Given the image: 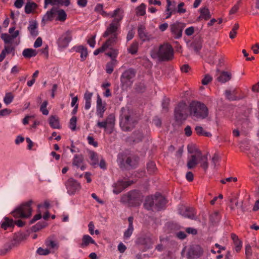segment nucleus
Wrapping results in <instances>:
<instances>
[{"instance_id": "37", "label": "nucleus", "mask_w": 259, "mask_h": 259, "mask_svg": "<svg viewBox=\"0 0 259 259\" xmlns=\"http://www.w3.org/2000/svg\"><path fill=\"white\" fill-rule=\"evenodd\" d=\"M231 74L228 72H223L218 77V80L222 83H225L231 79Z\"/></svg>"}, {"instance_id": "39", "label": "nucleus", "mask_w": 259, "mask_h": 259, "mask_svg": "<svg viewBox=\"0 0 259 259\" xmlns=\"http://www.w3.org/2000/svg\"><path fill=\"white\" fill-rule=\"evenodd\" d=\"M117 64V60H111L106 65V71L108 74H111L114 70V68Z\"/></svg>"}, {"instance_id": "43", "label": "nucleus", "mask_w": 259, "mask_h": 259, "mask_svg": "<svg viewBox=\"0 0 259 259\" xmlns=\"http://www.w3.org/2000/svg\"><path fill=\"white\" fill-rule=\"evenodd\" d=\"M146 12V6L144 4H142L137 7L136 13L137 15L143 16Z\"/></svg>"}, {"instance_id": "61", "label": "nucleus", "mask_w": 259, "mask_h": 259, "mask_svg": "<svg viewBox=\"0 0 259 259\" xmlns=\"http://www.w3.org/2000/svg\"><path fill=\"white\" fill-rule=\"evenodd\" d=\"M194 31V28L193 26L189 27L186 29L185 33L188 36H190L193 34Z\"/></svg>"}, {"instance_id": "58", "label": "nucleus", "mask_w": 259, "mask_h": 259, "mask_svg": "<svg viewBox=\"0 0 259 259\" xmlns=\"http://www.w3.org/2000/svg\"><path fill=\"white\" fill-rule=\"evenodd\" d=\"M220 160V157L219 155L217 154H215L211 159V163L213 165V168H215L216 166V164L219 162Z\"/></svg>"}, {"instance_id": "49", "label": "nucleus", "mask_w": 259, "mask_h": 259, "mask_svg": "<svg viewBox=\"0 0 259 259\" xmlns=\"http://www.w3.org/2000/svg\"><path fill=\"white\" fill-rule=\"evenodd\" d=\"M51 251L49 249L48 247L47 248H42V247H39L37 250V253L39 255H46L50 254Z\"/></svg>"}, {"instance_id": "12", "label": "nucleus", "mask_w": 259, "mask_h": 259, "mask_svg": "<svg viewBox=\"0 0 259 259\" xmlns=\"http://www.w3.org/2000/svg\"><path fill=\"white\" fill-rule=\"evenodd\" d=\"M72 36L69 31H67L62 33L57 40V44L59 49L67 48L69 42L71 41Z\"/></svg>"}, {"instance_id": "5", "label": "nucleus", "mask_w": 259, "mask_h": 259, "mask_svg": "<svg viewBox=\"0 0 259 259\" xmlns=\"http://www.w3.org/2000/svg\"><path fill=\"white\" fill-rule=\"evenodd\" d=\"M121 202L130 206H137L141 204L142 199L138 191H132L121 197Z\"/></svg>"}, {"instance_id": "33", "label": "nucleus", "mask_w": 259, "mask_h": 259, "mask_svg": "<svg viewBox=\"0 0 259 259\" xmlns=\"http://www.w3.org/2000/svg\"><path fill=\"white\" fill-rule=\"evenodd\" d=\"M14 222L12 219H10L8 218H5L1 222V228L4 230L7 229L9 227H12L14 226Z\"/></svg>"}, {"instance_id": "57", "label": "nucleus", "mask_w": 259, "mask_h": 259, "mask_svg": "<svg viewBox=\"0 0 259 259\" xmlns=\"http://www.w3.org/2000/svg\"><path fill=\"white\" fill-rule=\"evenodd\" d=\"M212 80V77L208 74L206 75L203 79L202 80V83L203 85L207 84L209 82Z\"/></svg>"}, {"instance_id": "8", "label": "nucleus", "mask_w": 259, "mask_h": 259, "mask_svg": "<svg viewBox=\"0 0 259 259\" xmlns=\"http://www.w3.org/2000/svg\"><path fill=\"white\" fill-rule=\"evenodd\" d=\"M120 115V126L124 131L131 130L134 126V122L131 117V114L128 110L122 108Z\"/></svg>"}, {"instance_id": "42", "label": "nucleus", "mask_w": 259, "mask_h": 259, "mask_svg": "<svg viewBox=\"0 0 259 259\" xmlns=\"http://www.w3.org/2000/svg\"><path fill=\"white\" fill-rule=\"evenodd\" d=\"M14 99V96L12 93L9 92L6 94L4 98V102L6 105L10 104Z\"/></svg>"}, {"instance_id": "40", "label": "nucleus", "mask_w": 259, "mask_h": 259, "mask_svg": "<svg viewBox=\"0 0 259 259\" xmlns=\"http://www.w3.org/2000/svg\"><path fill=\"white\" fill-rule=\"evenodd\" d=\"M108 127H109V133H111L112 131V128L114 125L115 123V117L114 115L110 114L109 115L105 120Z\"/></svg>"}, {"instance_id": "56", "label": "nucleus", "mask_w": 259, "mask_h": 259, "mask_svg": "<svg viewBox=\"0 0 259 259\" xmlns=\"http://www.w3.org/2000/svg\"><path fill=\"white\" fill-rule=\"evenodd\" d=\"M184 6V3L182 2L180 3L178 6V9L176 10V12L182 14L186 12V10L185 9L183 8V6Z\"/></svg>"}, {"instance_id": "41", "label": "nucleus", "mask_w": 259, "mask_h": 259, "mask_svg": "<svg viewBox=\"0 0 259 259\" xmlns=\"http://www.w3.org/2000/svg\"><path fill=\"white\" fill-rule=\"evenodd\" d=\"M195 130L197 134L199 136H204L208 137L211 136V134L210 133L205 132L203 130V128L200 126H196L195 127Z\"/></svg>"}, {"instance_id": "52", "label": "nucleus", "mask_w": 259, "mask_h": 259, "mask_svg": "<svg viewBox=\"0 0 259 259\" xmlns=\"http://www.w3.org/2000/svg\"><path fill=\"white\" fill-rule=\"evenodd\" d=\"M133 231L134 227L128 226V228L124 233V238L125 239H128L133 234Z\"/></svg>"}, {"instance_id": "55", "label": "nucleus", "mask_w": 259, "mask_h": 259, "mask_svg": "<svg viewBox=\"0 0 259 259\" xmlns=\"http://www.w3.org/2000/svg\"><path fill=\"white\" fill-rule=\"evenodd\" d=\"M201 15L205 20L208 19L210 17L209 12L207 8H204L201 10Z\"/></svg>"}, {"instance_id": "34", "label": "nucleus", "mask_w": 259, "mask_h": 259, "mask_svg": "<svg viewBox=\"0 0 259 259\" xmlns=\"http://www.w3.org/2000/svg\"><path fill=\"white\" fill-rule=\"evenodd\" d=\"M90 243L95 244V241L88 235H84L82 239L81 247L83 248L88 246Z\"/></svg>"}, {"instance_id": "32", "label": "nucleus", "mask_w": 259, "mask_h": 259, "mask_svg": "<svg viewBox=\"0 0 259 259\" xmlns=\"http://www.w3.org/2000/svg\"><path fill=\"white\" fill-rule=\"evenodd\" d=\"M49 122L50 126L53 128L60 129L61 128L59 120L57 116H51L49 118Z\"/></svg>"}, {"instance_id": "25", "label": "nucleus", "mask_w": 259, "mask_h": 259, "mask_svg": "<svg viewBox=\"0 0 259 259\" xmlns=\"http://www.w3.org/2000/svg\"><path fill=\"white\" fill-rule=\"evenodd\" d=\"M45 245L51 251V252L56 250L59 247L58 241L52 239L46 240Z\"/></svg>"}, {"instance_id": "27", "label": "nucleus", "mask_w": 259, "mask_h": 259, "mask_svg": "<svg viewBox=\"0 0 259 259\" xmlns=\"http://www.w3.org/2000/svg\"><path fill=\"white\" fill-rule=\"evenodd\" d=\"M198 157L196 155H191L188 157L187 166L188 169H192L197 164Z\"/></svg>"}, {"instance_id": "19", "label": "nucleus", "mask_w": 259, "mask_h": 259, "mask_svg": "<svg viewBox=\"0 0 259 259\" xmlns=\"http://www.w3.org/2000/svg\"><path fill=\"white\" fill-rule=\"evenodd\" d=\"M106 110L105 104H103L99 95H97V115L100 118L103 117V114Z\"/></svg>"}, {"instance_id": "15", "label": "nucleus", "mask_w": 259, "mask_h": 259, "mask_svg": "<svg viewBox=\"0 0 259 259\" xmlns=\"http://www.w3.org/2000/svg\"><path fill=\"white\" fill-rule=\"evenodd\" d=\"M124 155L122 153H119L118 154L117 161L121 168H122L125 166V164L127 166L130 167H134L135 165V162H133L131 157H127L125 160V163L124 162Z\"/></svg>"}, {"instance_id": "35", "label": "nucleus", "mask_w": 259, "mask_h": 259, "mask_svg": "<svg viewBox=\"0 0 259 259\" xmlns=\"http://www.w3.org/2000/svg\"><path fill=\"white\" fill-rule=\"evenodd\" d=\"M113 46H111L108 48L107 49L109 50V51L106 53V55L111 58V60H116V57L118 55V50L113 48Z\"/></svg>"}, {"instance_id": "3", "label": "nucleus", "mask_w": 259, "mask_h": 259, "mask_svg": "<svg viewBox=\"0 0 259 259\" xmlns=\"http://www.w3.org/2000/svg\"><path fill=\"white\" fill-rule=\"evenodd\" d=\"M190 115L195 120L203 119L208 115L206 106L199 101H192L189 106Z\"/></svg>"}, {"instance_id": "29", "label": "nucleus", "mask_w": 259, "mask_h": 259, "mask_svg": "<svg viewBox=\"0 0 259 259\" xmlns=\"http://www.w3.org/2000/svg\"><path fill=\"white\" fill-rule=\"evenodd\" d=\"M37 5L31 2H27L25 6V12L27 14L34 13V11L37 9Z\"/></svg>"}, {"instance_id": "31", "label": "nucleus", "mask_w": 259, "mask_h": 259, "mask_svg": "<svg viewBox=\"0 0 259 259\" xmlns=\"http://www.w3.org/2000/svg\"><path fill=\"white\" fill-rule=\"evenodd\" d=\"M231 238L233 241L235 245V250L236 252H239L242 246V241L238 238V237L235 234H231Z\"/></svg>"}, {"instance_id": "23", "label": "nucleus", "mask_w": 259, "mask_h": 259, "mask_svg": "<svg viewBox=\"0 0 259 259\" xmlns=\"http://www.w3.org/2000/svg\"><path fill=\"white\" fill-rule=\"evenodd\" d=\"M155 208L157 210L162 209L166 203L165 199L161 195L158 194L155 196Z\"/></svg>"}, {"instance_id": "20", "label": "nucleus", "mask_w": 259, "mask_h": 259, "mask_svg": "<svg viewBox=\"0 0 259 259\" xmlns=\"http://www.w3.org/2000/svg\"><path fill=\"white\" fill-rule=\"evenodd\" d=\"M11 53L12 54L13 56L15 55V48L11 45H5L0 54V62L4 60L7 54Z\"/></svg>"}, {"instance_id": "14", "label": "nucleus", "mask_w": 259, "mask_h": 259, "mask_svg": "<svg viewBox=\"0 0 259 259\" xmlns=\"http://www.w3.org/2000/svg\"><path fill=\"white\" fill-rule=\"evenodd\" d=\"M132 184V182L131 181L119 180L114 184V189L113 192L114 194H118Z\"/></svg>"}, {"instance_id": "2", "label": "nucleus", "mask_w": 259, "mask_h": 259, "mask_svg": "<svg viewBox=\"0 0 259 259\" xmlns=\"http://www.w3.org/2000/svg\"><path fill=\"white\" fill-rule=\"evenodd\" d=\"M150 55L152 58L159 61H168L174 57V50L170 45L164 44L159 48H154L150 52Z\"/></svg>"}, {"instance_id": "63", "label": "nucleus", "mask_w": 259, "mask_h": 259, "mask_svg": "<svg viewBox=\"0 0 259 259\" xmlns=\"http://www.w3.org/2000/svg\"><path fill=\"white\" fill-rule=\"evenodd\" d=\"M93 96V93L89 92H86L84 95V100L85 101H91Z\"/></svg>"}, {"instance_id": "22", "label": "nucleus", "mask_w": 259, "mask_h": 259, "mask_svg": "<svg viewBox=\"0 0 259 259\" xmlns=\"http://www.w3.org/2000/svg\"><path fill=\"white\" fill-rule=\"evenodd\" d=\"M83 161V157L82 155H75L73 159L72 164L77 168H80L81 170H84L85 166L82 165Z\"/></svg>"}, {"instance_id": "46", "label": "nucleus", "mask_w": 259, "mask_h": 259, "mask_svg": "<svg viewBox=\"0 0 259 259\" xmlns=\"http://www.w3.org/2000/svg\"><path fill=\"white\" fill-rule=\"evenodd\" d=\"M76 122L77 118L75 116L72 117L70 119L69 127L73 131L76 130Z\"/></svg>"}, {"instance_id": "50", "label": "nucleus", "mask_w": 259, "mask_h": 259, "mask_svg": "<svg viewBox=\"0 0 259 259\" xmlns=\"http://www.w3.org/2000/svg\"><path fill=\"white\" fill-rule=\"evenodd\" d=\"M220 215L217 211L213 212L210 217V220L213 223H217L220 220Z\"/></svg>"}, {"instance_id": "10", "label": "nucleus", "mask_w": 259, "mask_h": 259, "mask_svg": "<svg viewBox=\"0 0 259 259\" xmlns=\"http://www.w3.org/2000/svg\"><path fill=\"white\" fill-rule=\"evenodd\" d=\"M136 71L134 69L130 68L124 71L121 75L120 81L123 87H127L132 85V79L135 77Z\"/></svg>"}, {"instance_id": "45", "label": "nucleus", "mask_w": 259, "mask_h": 259, "mask_svg": "<svg viewBox=\"0 0 259 259\" xmlns=\"http://www.w3.org/2000/svg\"><path fill=\"white\" fill-rule=\"evenodd\" d=\"M143 137V134L140 131H136L133 134V138L134 139V142H138L142 140Z\"/></svg>"}, {"instance_id": "30", "label": "nucleus", "mask_w": 259, "mask_h": 259, "mask_svg": "<svg viewBox=\"0 0 259 259\" xmlns=\"http://www.w3.org/2000/svg\"><path fill=\"white\" fill-rule=\"evenodd\" d=\"M144 207L147 210L151 209L153 207H155V196L148 197L144 204Z\"/></svg>"}, {"instance_id": "7", "label": "nucleus", "mask_w": 259, "mask_h": 259, "mask_svg": "<svg viewBox=\"0 0 259 259\" xmlns=\"http://www.w3.org/2000/svg\"><path fill=\"white\" fill-rule=\"evenodd\" d=\"M32 200L22 203L13 212V215L16 218H27L31 216L32 212Z\"/></svg>"}, {"instance_id": "24", "label": "nucleus", "mask_w": 259, "mask_h": 259, "mask_svg": "<svg viewBox=\"0 0 259 259\" xmlns=\"http://www.w3.org/2000/svg\"><path fill=\"white\" fill-rule=\"evenodd\" d=\"M37 27L38 24L36 21H29L28 29L32 36L35 37L38 35Z\"/></svg>"}, {"instance_id": "1", "label": "nucleus", "mask_w": 259, "mask_h": 259, "mask_svg": "<svg viewBox=\"0 0 259 259\" xmlns=\"http://www.w3.org/2000/svg\"><path fill=\"white\" fill-rule=\"evenodd\" d=\"M95 11L104 17L113 18L104 32L105 36L115 32H120V23L124 16V11L122 9L118 8L112 12L107 13L103 10V5L98 4L95 8Z\"/></svg>"}, {"instance_id": "4", "label": "nucleus", "mask_w": 259, "mask_h": 259, "mask_svg": "<svg viewBox=\"0 0 259 259\" xmlns=\"http://www.w3.org/2000/svg\"><path fill=\"white\" fill-rule=\"evenodd\" d=\"M67 18V14L64 10L54 7L50 10L48 11L43 16L41 24L45 25L48 21H52L54 19L56 21L64 22Z\"/></svg>"}, {"instance_id": "38", "label": "nucleus", "mask_w": 259, "mask_h": 259, "mask_svg": "<svg viewBox=\"0 0 259 259\" xmlns=\"http://www.w3.org/2000/svg\"><path fill=\"white\" fill-rule=\"evenodd\" d=\"M22 55L25 58H30L35 56L37 55V52L32 49H25L23 50Z\"/></svg>"}, {"instance_id": "26", "label": "nucleus", "mask_w": 259, "mask_h": 259, "mask_svg": "<svg viewBox=\"0 0 259 259\" xmlns=\"http://www.w3.org/2000/svg\"><path fill=\"white\" fill-rule=\"evenodd\" d=\"M198 159L199 160L200 166L204 171H206L208 167L207 154L202 155L201 153L200 156H198Z\"/></svg>"}, {"instance_id": "62", "label": "nucleus", "mask_w": 259, "mask_h": 259, "mask_svg": "<svg viewBox=\"0 0 259 259\" xmlns=\"http://www.w3.org/2000/svg\"><path fill=\"white\" fill-rule=\"evenodd\" d=\"M25 0H16L14 3V6L17 9L22 8Z\"/></svg>"}, {"instance_id": "9", "label": "nucleus", "mask_w": 259, "mask_h": 259, "mask_svg": "<svg viewBox=\"0 0 259 259\" xmlns=\"http://www.w3.org/2000/svg\"><path fill=\"white\" fill-rule=\"evenodd\" d=\"M67 193L69 195H74L81 188L80 184L72 178H69L65 183Z\"/></svg>"}, {"instance_id": "60", "label": "nucleus", "mask_w": 259, "mask_h": 259, "mask_svg": "<svg viewBox=\"0 0 259 259\" xmlns=\"http://www.w3.org/2000/svg\"><path fill=\"white\" fill-rule=\"evenodd\" d=\"M42 42V39L41 38V37H38L35 41L34 45H33V47L35 48H37L41 46Z\"/></svg>"}, {"instance_id": "13", "label": "nucleus", "mask_w": 259, "mask_h": 259, "mask_svg": "<svg viewBox=\"0 0 259 259\" xmlns=\"http://www.w3.org/2000/svg\"><path fill=\"white\" fill-rule=\"evenodd\" d=\"M185 25L184 23L177 22L170 25V30L175 38H179L182 35V32Z\"/></svg>"}, {"instance_id": "59", "label": "nucleus", "mask_w": 259, "mask_h": 259, "mask_svg": "<svg viewBox=\"0 0 259 259\" xmlns=\"http://www.w3.org/2000/svg\"><path fill=\"white\" fill-rule=\"evenodd\" d=\"M87 140H88V143L90 145H93L95 147H97L98 143L97 142L95 141L93 137H91V136H88L87 138Z\"/></svg>"}, {"instance_id": "47", "label": "nucleus", "mask_w": 259, "mask_h": 259, "mask_svg": "<svg viewBox=\"0 0 259 259\" xmlns=\"http://www.w3.org/2000/svg\"><path fill=\"white\" fill-rule=\"evenodd\" d=\"M48 104V102L47 101H45L43 102L42 104L40 107V111L42 112V113L45 115H47L49 114V111L47 109V106Z\"/></svg>"}, {"instance_id": "16", "label": "nucleus", "mask_w": 259, "mask_h": 259, "mask_svg": "<svg viewBox=\"0 0 259 259\" xmlns=\"http://www.w3.org/2000/svg\"><path fill=\"white\" fill-rule=\"evenodd\" d=\"M138 33L140 38L143 41H148L153 38L152 35L146 31L144 25H141L138 27Z\"/></svg>"}, {"instance_id": "54", "label": "nucleus", "mask_w": 259, "mask_h": 259, "mask_svg": "<svg viewBox=\"0 0 259 259\" xmlns=\"http://www.w3.org/2000/svg\"><path fill=\"white\" fill-rule=\"evenodd\" d=\"M97 126L100 128H104L105 131H109V127L105 120L103 121H98Z\"/></svg>"}, {"instance_id": "21", "label": "nucleus", "mask_w": 259, "mask_h": 259, "mask_svg": "<svg viewBox=\"0 0 259 259\" xmlns=\"http://www.w3.org/2000/svg\"><path fill=\"white\" fill-rule=\"evenodd\" d=\"M72 50L80 54L81 61H83L87 58L88 53L86 47L83 46H75L72 48Z\"/></svg>"}, {"instance_id": "18", "label": "nucleus", "mask_w": 259, "mask_h": 259, "mask_svg": "<svg viewBox=\"0 0 259 259\" xmlns=\"http://www.w3.org/2000/svg\"><path fill=\"white\" fill-rule=\"evenodd\" d=\"M167 6L165 10L166 12V19L169 18L171 16L175 14L176 12V4L175 2H171L170 0H166Z\"/></svg>"}, {"instance_id": "51", "label": "nucleus", "mask_w": 259, "mask_h": 259, "mask_svg": "<svg viewBox=\"0 0 259 259\" xmlns=\"http://www.w3.org/2000/svg\"><path fill=\"white\" fill-rule=\"evenodd\" d=\"M1 38L5 44L10 43L13 40V38L11 35H10L7 33L2 34L1 35Z\"/></svg>"}, {"instance_id": "36", "label": "nucleus", "mask_w": 259, "mask_h": 259, "mask_svg": "<svg viewBox=\"0 0 259 259\" xmlns=\"http://www.w3.org/2000/svg\"><path fill=\"white\" fill-rule=\"evenodd\" d=\"M188 152L189 153L192 154V155H196L198 156H200L201 154L197 148L196 146L193 144H189L187 146Z\"/></svg>"}, {"instance_id": "48", "label": "nucleus", "mask_w": 259, "mask_h": 259, "mask_svg": "<svg viewBox=\"0 0 259 259\" xmlns=\"http://www.w3.org/2000/svg\"><path fill=\"white\" fill-rule=\"evenodd\" d=\"M239 24L238 23L235 24L233 26L231 31L229 33V37L230 38L233 39L235 37L236 34L237 33V30L239 28Z\"/></svg>"}, {"instance_id": "28", "label": "nucleus", "mask_w": 259, "mask_h": 259, "mask_svg": "<svg viewBox=\"0 0 259 259\" xmlns=\"http://www.w3.org/2000/svg\"><path fill=\"white\" fill-rule=\"evenodd\" d=\"M89 156L90 159V164L94 167H96L98 165L99 157L97 153L90 151L89 152Z\"/></svg>"}, {"instance_id": "6", "label": "nucleus", "mask_w": 259, "mask_h": 259, "mask_svg": "<svg viewBox=\"0 0 259 259\" xmlns=\"http://www.w3.org/2000/svg\"><path fill=\"white\" fill-rule=\"evenodd\" d=\"M120 32H114L113 33H111L108 34L107 36L104 35V33L103 34V37L108 38L106 41L103 44L101 47L99 48L98 49H96L94 52V54L95 55H97L99 53H102L105 50H107L108 48H109L111 46H114L116 44H117L118 41L120 40V38L118 37V35Z\"/></svg>"}, {"instance_id": "44", "label": "nucleus", "mask_w": 259, "mask_h": 259, "mask_svg": "<svg viewBox=\"0 0 259 259\" xmlns=\"http://www.w3.org/2000/svg\"><path fill=\"white\" fill-rule=\"evenodd\" d=\"M138 49V43L137 42H133L128 49V53L131 54H135L137 53Z\"/></svg>"}, {"instance_id": "11", "label": "nucleus", "mask_w": 259, "mask_h": 259, "mask_svg": "<svg viewBox=\"0 0 259 259\" xmlns=\"http://www.w3.org/2000/svg\"><path fill=\"white\" fill-rule=\"evenodd\" d=\"M187 106L185 102H180L175 108V115L177 120H184L187 117Z\"/></svg>"}, {"instance_id": "53", "label": "nucleus", "mask_w": 259, "mask_h": 259, "mask_svg": "<svg viewBox=\"0 0 259 259\" xmlns=\"http://www.w3.org/2000/svg\"><path fill=\"white\" fill-rule=\"evenodd\" d=\"M147 170L150 173L153 172L156 169V165L154 162L150 161L147 164Z\"/></svg>"}, {"instance_id": "17", "label": "nucleus", "mask_w": 259, "mask_h": 259, "mask_svg": "<svg viewBox=\"0 0 259 259\" xmlns=\"http://www.w3.org/2000/svg\"><path fill=\"white\" fill-rule=\"evenodd\" d=\"M179 213L185 218L192 219L194 217V209L191 207L182 206L179 210Z\"/></svg>"}, {"instance_id": "64", "label": "nucleus", "mask_w": 259, "mask_h": 259, "mask_svg": "<svg viewBox=\"0 0 259 259\" xmlns=\"http://www.w3.org/2000/svg\"><path fill=\"white\" fill-rule=\"evenodd\" d=\"M135 32L133 30H130L127 34L126 36V40L127 41H130L131 40L134 36Z\"/></svg>"}]
</instances>
